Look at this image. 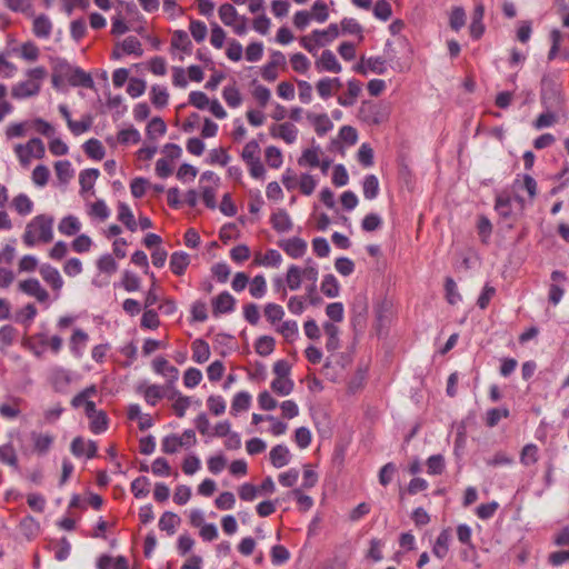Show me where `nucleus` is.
Returning <instances> with one entry per match:
<instances>
[{"label": "nucleus", "instance_id": "nucleus-34", "mask_svg": "<svg viewBox=\"0 0 569 569\" xmlns=\"http://www.w3.org/2000/svg\"><path fill=\"white\" fill-rule=\"evenodd\" d=\"M118 219L131 231L137 229V222L128 204L120 202L118 206Z\"/></svg>", "mask_w": 569, "mask_h": 569}, {"label": "nucleus", "instance_id": "nucleus-40", "mask_svg": "<svg viewBox=\"0 0 569 569\" xmlns=\"http://www.w3.org/2000/svg\"><path fill=\"white\" fill-rule=\"evenodd\" d=\"M80 227L81 224L76 217L68 216L60 221L58 229L62 234L73 236L80 230Z\"/></svg>", "mask_w": 569, "mask_h": 569}, {"label": "nucleus", "instance_id": "nucleus-24", "mask_svg": "<svg viewBox=\"0 0 569 569\" xmlns=\"http://www.w3.org/2000/svg\"><path fill=\"white\" fill-rule=\"evenodd\" d=\"M190 263L189 254L182 251H177L171 254L170 258V269L177 274L181 276L186 271L187 267Z\"/></svg>", "mask_w": 569, "mask_h": 569}, {"label": "nucleus", "instance_id": "nucleus-14", "mask_svg": "<svg viewBox=\"0 0 569 569\" xmlns=\"http://www.w3.org/2000/svg\"><path fill=\"white\" fill-rule=\"evenodd\" d=\"M52 22L46 14H39L33 19L32 32L37 38L48 39L52 32Z\"/></svg>", "mask_w": 569, "mask_h": 569}, {"label": "nucleus", "instance_id": "nucleus-12", "mask_svg": "<svg viewBox=\"0 0 569 569\" xmlns=\"http://www.w3.org/2000/svg\"><path fill=\"white\" fill-rule=\"evenodd\" d=\"M282 262V256L279 251L274 249H268L266 253L256 252L253 257V264L267 267V268H278Z\"/></svg>", "mask_w": 569, "mask_h": 569}, {"label": "nucleus", "instance_id": "nucleus-45", "mask_svg": "<svg viewBox=\"0 0 569 569\" xmlns=\"http://www.w3.org/2000/svg\"><path fill=\"white\" fill-rule=\"evenodd\" d=\"M83 148L84 152L94 160H101L104 157V148L97 139L88 140Z\"/></svg>", "mask_w": 569, "mask_h": 569}, {"label": "nucleus", "instance_id": "nucleus-20", "mask_svg": "<svg viewBox=\"0 0 569 569\" xmlns=\"http://www.w3.org/2000/svg\"><path fill=\"white\" fill-rule=\"evenodd\" d=\"M361 92V83L358 80L348 81V90L346 94L338 97V103L342 107H351L355 104L357 97Z\"/></svg>", "mask_w": 569, "mask_h": 569}, {"label": "nucleus", "instance_id": "nucleus-11", "mask_svg": "<svg viewBox=\"0 0 569 569\" xmlns=\"http://www.w3.org/2000/svg\"><path fill=\"white\" fill-rule=\"evenodd\" d=\"M39 272L42 279L54 290L59 292L63 287V279L57 268L44 263L40 267Z\"/></svg>", "mask_w": 569, "mask_h": 569}, {"label": "nucleus", "instance_id": "nucleus-16", "mask_svg": "<svg viewBox=\"0 0 569 569\" xmlns=\"http://www.w3.org/2000/svg\"><path fill=\"white\" fill-rule=\"evenodd\" d=\"M271 134L274 138H281L287 143H293L298 136V129L290 122H284L279 126H274L271 129Z\"/></svg>", "mask_w": 569, "mask_h": 569}, {"label": "nucleus", "instance_id": "nucleus-9", "mask_svg": "<svg viewBox=\"0 0 569 569\" xmlns=\"http://www.w3.org/2000/svg\"><path fill=\"white\" fill-rule=\"evenodd\" d=\"M212 313L219 317L222 313L232 312L236 305V299L228 292L223 291L212 299Z\"/></svg>", "mask_w": 569, "mask_h": 569}, {"label": "nucleus", "instance_id": "nucleus-4", "mask_svg": "<svg viewBox=\"0 0 569 569\" xmlns=\"http://www.w3.org/2000/svg\"><path fill=\"white\" fill-rule=\"evenodd\" d=\"M219 18L224 26L231 27L233 32L238 36L247 33V21L248 19L243 16H239L236 8L230 3H223L219 8Z\"/></svg>", "mask_w": 569, "mask_h": 569}, {"label": "nucleus", "instance_id": "nucleus-1", "mask_svg": "<svg viewBox=\"0 0 569 569\" xmlns=\"http://www.w3.org/2000/svg\"><path fill=\"white\" fill-rule=\"evenodd\" d=\"M53 239V218L39 214L31 219L22 236L23 243L31 248L39 242L48 243Z\"/></svg>", "mask_w": 569, "mask_h": 569}, {"label": "nucleus", "instance_id": "nucleus-23", "mask_svg": "<svg viewBox=\"0 0 569 569\" xmlns=\"http://www.w3.org/2000/svg\"><path fill=\"white\" fill-rule=\"evenodd\" d=\"M139 390L143 393L144 400L151 406H156L158 401L166 396V389L163 386L149 385L147 387H140Z\"/></svg>", "mask_w": 569, "mask_h": 569}, {"label": "nucleus", "instance_id": "nucleus-29", "mask_svg": "<svg viewBox=\"0 0 569 569\" xmlns=\"http://www.w3.org/2000/svg\"><path fill=\"white\" fill-rule=\"evenodd\" d=\"M210 357L209 345L202 340L197 339L192 342V359L198 363L206 362Z\"/></svg>", "mask_w": 569, "mask_h": 569}, {"label": "nucleus", "instance_id": "nucleus-63", "mask_svg": "<svg viewBox=\"0 0 569 569\" xmlns=\"http://www.w3.org/2000/svg\"><path fill=\"white\" fill-rule=\"evenodd\" d=\"M466 23V13L461 7H455L450 14V27L459 31Z\"/></svg>", "mask_w": 569, "mask_h": 569}, {"label": "nucleus", "instance_id": "nucleus-46", "mask_svg": "<svg viewBox=\"0 0 569 569\" xmlns=\"http://www.w3.org/2000/svg\"><path fill=\"white\" fill-rule=\"evenodd\" d=\"M54 170L58 179L63 183H67L73 177V169L68 160L57 161Z\"/></svg>", "mask_w": 569, "mask_h": 569}, {"label": "nucleus", "instance_id": "nucleus-58", "mask_svg": "<svg viewBox=\"0 0 569 569\" xmlns=\"http://www.w3.org/2000/svg\"><path fill=\"white\" fill-rule=\"evenodd\" d=\"M300 272L302 279L309 281L310 284H317L319 271L317 264L311 259H307L306 267L303 269L300 268Z\"/></svg>", "mask_w": 569, "mask_h": 569}, {"label": "nucleus", "instance_id": "nucleus-49", "mask_svg": "<svg viewBox=\"0 0 569 569\" xmlns=\"http://www.w3.org/2000/svg\"><path fill=\"white\" fill-rule=\"evenodd\" d=\"M150 96H151V102L157 108H163L164 106H167L168 99H169V94H168V91H167V89L164 87L153 86L151 88Z\"/></svg>", "mask_w": 569, "mask_h": 569}, {"label": "nucleus", "instance_id": "nucleus-50", "mask_svg": "<svg viewBox=\"0 0 569 569\" xmlns=\"http://www.w3.org/2000/svg\"><path fill=\"white\" fill-rule=\"evenodd\" d=\"M150 482L147 477H138L131 482V491L136 498L147 497L149 493Z\"/></svg>", "mask_w": 569, "mask_h": 569}, {"label": "nucleus", "instance_id": "nucleus-52", "mask_svg": "<svg viewBox=\"0 0 569 569\" xmlns=\"http://www.w3.org/2000/svg\"><path fill=\"white\" fill-rule=\"evenodd\" d=\"M446 463L442 455L430 456L427 460V471L429 475H441L445 470Z\"/></svg>", "mask_w": 569, "mask_h": 569}, {"label": "nucleus", "instance_id": "nucleus-10", "mask_svg": "<svg viewBox=\"0 0 569 569\" xmlns=\"http://www.w3.org/2000/svg\"><path fill=\"white\" fill-rule=\"evenodd\" d=\"M70 450L76 457L86 455L87 458L91 459L96 457L98 447L97 443L92 440L86 441L81 437H76L71 442Z\"/></svg>", "mask_w": 569, "mask_h": 569}, {"label": "nucleus", "instance_id": "nucleus-3", "mask_svg": "<svg viewBox=\"0 0 569 569\" xmlns=\"http://www.w3.org/2000/svg\"><path fill=\"white\" fill-rule=\"evenodd\" d=\"M27 80L16 83L11 88V96L14 99H27L40 92L42 81L47 77L44 67H36L27 71Z\"/></svg>", "mask_w": 569, "mask_h": 569}, {"label": "nucleus", "instance_id": "nucleus-31", "mask_svg": "<svg viewBox=\"0 0 569 569\" xmlns=\"http://www.w3.org/2000/svg\"><path fill=\"white\" fill-rule=\"evenodd\" d=\"M320 288L322 293L328 298H336L340 292V284L333 274H326Z\"/></svg>", "mask_w": 569, "mask_h": 569}, {"label": "nucleus", "instance_id": "nucleus-61", "mask_svg": "<svg viewBox=\"0 0 569 569\" xmlns=\"http://www.w3.org/2000/svg\"><path fill=\"white\" fill-rule=\"evenodd\" d=\"M108 428V418L103 411H99L98 415L90 418V430L93 433H101Z\"/></svg>", "mask_w": 569, "mask_h": 569}, {"label": "nucleus", "instance_id": "nucleus-56", "mask_svg": "<svg viewBox=\"0 0 569 569\" xmlns=\"http://www.w3.org/2000/svg\"><path fill=\"white\" fill-rule=\"evenodd\" d=\"M123 52L128 54L142 56L141 43L137 37H127L121 43Z\"/></svg>", "mask_w": 569, "mask_h": 569}, {"label": "nucleus", "instance_id": "nucleus-7", "mask_svg": "<svg viewBox=\"0 0 569 569\" xmlns=\"http://www.w3.org/2000/svg\"><path fill=\"white\" fill-rule=\"evenodd\" d=\"M279 247L291 258H301L307 251V242L298 237L279 241Z\"/></svg>", "mask_w": 569, "mask_h": 569}, {"label": "nucleus", "instance_id": "nucleus-32", "mask_svg": "<svg viewBox=\"0 0 569 569\" xmlns=\"http://www.w3.org/2000/svg\"><path fill=\"white\" fill-rule=\"evenodd\" d=\"M22 400L20 398H12L11 402H4L0 405V416L2 418L12 420L19 417L20 409L19 405Z\"/></svg>", "mask_w": 569, "mask_h": 569}, {"label": "nucleus", "instance_id": "nucleus-38", "mask_svg": "<svg viewBox=\"0 0 569 569\" xmlns=\"http://www.w3.org/2000/svg\"><path fill=\"white\" fill-rule=\"evenodd\" d=\"M295 387L293 381L290 378H274L271 381V389L279 396H288L292 392Z\"/></svg>", "mask_w": 569, "mask_h": 569}, {"label": "nucleus", "instance_id": "nucleus-25", "mask_svg": "<svg viewBox=\"0 0 569 569\" xmlns=\"http://www.w3.org/2000/svg\"><path fill=\"white\" fill-rule=\"evenodd\" d=\"M483 14L485 8L481 3H478L475 8L472 22L470 24V34L475 39L480 38L485 31V27L482 24Z\"/></svg>", "mask_w": 569, "mask_h": 569}, {"label": "nucleus", "instance_id": "nucleus-62", "mask_svg": "<svg viewBox=\"0 0 569 569\" xmlns=\"http://www.w3.org/2000/svg\"><path fill=\"white\" fill-rule=\"evenodd\" d=\"M290 558L288 549L281 545H276L271 548V561L273 565L279 566L287 562Z\"/></svg>", "mask_w": 569, "mask_h": 569}, {"label": "nucleus", "instance_id": "nucleus-22", "mask_svg": "<svg viewBox=\"0 0 569 569\" xmlns=\"http://www.w3.org/2000/svg\"><path fill=\"white\" fill-rule=\"evenodd\" d=\"M290 451L286 446L277 445L270 451V461L273 467L282 468L289 463Z\"/></svg>", "mask_w": 569, "mask_h": 569}, {"label": "nucleus", "instance_id": "nucleus-17", "mask_svg": "<svg viewBox=\"0 0 569 569\" xmlns=\"http://www.w3.org/2000/svg\"><path fill=\"white\" fill-rule=\"evenodd\" d=\"M339 33L338 24L331 23L326 30L312 31V37L315 38L317 46H326L338 38Z\"/></svg>", "mask_w": 569, "mask_h": 569}, {"label": "nucleus", "instance_id": "nucleus-36", "mask_svg": "<svg viewBox=\"0 0 569 569\" xmlns=\"http://www.w3.org/2000/svg\"><path fill=\"white\" fill-rule=\"evenodd\" d=\"M249 292L256 299H260L266 295L267 282L262 274H257L251 279L249 282Z\"/></svg>", "mask_w": 569, "mask_h": 569}, {"label": "nucleus", "instance_id": "nucleus-33", "mask_svg": "<svg viewBox=\"0 0 569 569\" xmlns=\"http://www.w3.org/2000/svg\"><path fill=\"white\" fill-rule=\"evenodd\" d=\"M539 459V449L535 443L526 445L520 452V462L529 467L535 465Z\"/></svg>", "mask_w": 569, "mask_h": 569}, {"label": "nucleus", "instance_id": "nucleus-51", "mask_svg": "<svg viewBox=\"0 0 569 569\" xmlns=\"http://www.w3.org/2000/svg\"><path fill=\"white\" fill-rule=\"evenodd\" d=\"M299 166H310L318 167L320 164L319 160V148H310L306 149L301 157L298 159Z\"/></svg>", "mask_w": 569, "mask_h": 569}, {"label": "nucleus", "instance_id": "nucleus-35", "mask_svg": "<svg viewBox=\"0 0 569 569\" xmlns=\"http://www.w3.org/2000/svg\"><path fill=\"white\" fill-rule=\"evenodd\" d=\"M277 330L288 342H293L299 335L298 323L295 320L282 322Z\"/></svg>", "mask_w": 569, "mask_h": 569}, {"label": "nucleus", "instance_id": "nucleus-53", "mask_svg": "<svg viewBox=\"0 0 569 569\" xmlns=\"http://www.w3.org/2000/svg\"><path fill=\"white\" fill-rule=\"evenodd\" d=\"M99 177L98 169H86L80 172L79 182L83 191L90 190L97 178Z\"/></svg>", "mask_w": 569, "mask_h": 569}, {"label": "nucleus", "instance_id": "nucleus-5", "mask_svg": "<svg viewBox=\"0 0 569 569\" xmlns=\"http://www.w3.org/2000/svg\"><path fill=\"white\" fill-rule=\"evenodd\" d=\"M359 117L366 123L377 126L387 119V110L382 106L365 101L359 109Z\"/></svg>", "mask_w": 569, "mask_h": 569}, {"label": "nucleus", "instance_id": "nucleus-48", "mask_svg": "<svg viewBox=\"0 0 569 569\" xmlns=\"http://www.w3.org/2000/svg\"><path fill=\"white\" fill-rule=\"evenodd\" d=\"M276 341L270 336H262L256 341L254 348L258 355L269 356L274 349Z\"/></svg>", "mask_w": 569, "mask_h": 569}, {"label": "nucleus", "instance_id": "nucleus-13", "mask_svg": "<svg viewBox=\"0 0 569 569\" xmlns=\"http://www.w3.org/2000/svg\"><path fill=\"white\" fill-rule=\"evenodd\" d=\"M66 80L72 87H83L88 89H92L94 87L92 77L78 67H74L70 73H67Z\"/></svg>", "mask_w": 569, "mask_h": 569}, {"label": "nucleus", "instance_id": "nucleus-42", "mask_svg": "<svg viewBox=\"0 0 569 569\" xmlns=\"http://www.w3.org/2000/svg\"><path fill=\"white\" fill-rule=\"evenodd\" d=\"M12 207L19 214L27 216L32 211L33 203L28 196L20 193L13 198Z\"/></svg>", "mask_w": 569, "mask_h": 569}, {"label": "nucleus", "instance_id": "nucleus-18", "mask_svg": "<svg viewBox=\"0 0 569 569\" xmlns=\"http://www.w3.org/2000/svg\"><path fill=\"white\" fill-rule=\"evenodd\" d=\"M272 228L277 232H288L292 229V221L286 210L279 209L271 216Z\"/></svg>", "mask_w": 569, "mask_h": 569}, {"label": "nucleus", "instance_id": "nucleus-28", "mask_svg": "<svg viewBox=\"0 0 569 569\" xmlns=\"http://www.w3.org/2000/svg\"><path fill=\"white\" fill-rule=\"evenodd\" d=\"M325 333L328 337L326 348L328 351H336L340 347L339 342V328L332 322L323 323Z\"/></svg>", "mask_w": 569, "mask_h": 569}, {"label": "nucleus", "instance_id": "nucleus-27", "mask_svg": "<svg viewBox=\"0 0 569 569\" xmlns=\"http://www.w3.org/2000/svg\"><path fill=\"white\" fill-rule=\"evenodd\" d=\"M450 538H451V535H450L449 529H443L437 537L432 552L439 559H443L447 556L448 550H449Z\"/></svg>", "mask_w": 569, "mask_h": 569}, {"label": "nucleus", "instance_id": "nucleus-57", "mask_svg": "<svg viewBox=\"0 0 569 569\" xmlns=\"http://www.w3.org/2000/svg\"><path fill=\"white\" fill-rule=\"evenodd\" d=\"M260 147L256 140L249 141L242 150V159L249 163L259 160Z\"/></svg>", "mask_w": 569, "mask_h": 569}, {"label": "nucleus", "instance_id": "nucleus-43", "mask_svg": "<svg viewBox=\"0 0 569 569\" xmlns=\"http://www.w3.org/2000/svg\"><path fill=\"white\" fill-rule=\"evenodd\" d=\"M171 46L181 51L188 52L191 49V41L188 33L183 30H177L172 34Z\"/></svg>", "mask_w": 569, "mask_h": 569}, {"label": "nucleus", "instance_id": "nucleus-19", "mask_svg": "<svg viewBox=\"0 0 569 569\" xmlns=\"http://www.w3.org/2000/svg\"><path fill=\"white\" fill-rule=\"evenodd\" d=\"M307 119L313 124L316 132L319 136L326 134L333 127L331 120L326 113H311L307 114Z\"/></svg>", "mask_w": 569, "mask_h": 569}, {"label": "nucleus", "instance_id": "nucleus-8", "mask_svg": "<svg viewBox=\"0 0 569 569\" xmlns=\"http://www.w3.org/2000/svg\"><path fill=\"white\" fill-rule=\"evenodd\" d=\"M316 69L319 72H333L339 73L342 70L341 64L339 63L337 57L331 50L322 51L319 59L315 62Z\"/></svg>", "mask_w": 569, "mask_h": 569}, {"label": "nucleus", "instance_id": "nucleus-30", "mask_svg": "<svg viewBox=\"0 0 569 569\" xmlns=\"http://www.w3.org/2000/svg\"><path fill=\"white\" fill-rule=\"evenodd\" d=\"M50 380L57 391H61L63 387L70 383V375L68 370L56 367L51 370Z\"/></svg>", "mask_w": 569, "mask_h": 569}, {"label": "nucleus", "instance_id": "nucleus-60", "mask_svg": "<svg viewBox=\"0 0 569 569\" xmlns=\"http://www.w3.org/2000/svg\"><path fill=\"white\" fill-rule=\"evenodd\" d=\"M250 401L251 396L248 392H238L232 400L231 409L236 412L244 411L249 408Z\"/></svg>", "mask_w": 569, "mask_h": 569}, {"label": "nucleus", "instance_id": "nucleus-55", "mask_svg": "<svg viewBox=\"0 0 569 569\" xmlns=\"http://www.w3.org/2000/svg\"><path fill=\"white\" fill-rule=\"evenodd\" d=\"M52 548L54 550V558L58 561H63L70 555L71 545L66 538H62L59 541L53 542Z\"/></svg>", "mask_w": 569, "mask_h": 569}, {"label": "nucleus", "instance_id": "nucleus-39", "mask_svg": "<svg viewBox=\"0 0 569 569\" xmlns=\"http://www.w3.org/2000/svg\"><path fill=\"white\" fill-rule=\"evenodd\" d=\"M302 276L300 272V267L296 264H291L286 274V283L288 288L292 291L298 290L301 287Z\"/></svg>", "mask_w": 569, "mask_h": 569}, {"label": "nucleus", "instance_id": "nucleus-21", "mask_svg": "<svg viewBox=\"0 0 569 569\" xmlns=\"http://www.w3.org/2000/svg\"><path fill=\"white\" fill-rule=\"evenodd\" d=\"M0 462L13 468L14 470L19 469L18 455L11 442L0 446Z\"/></svg>", "mask_w": 569, "mask_h": 569}, {"label": "nucleus", "instance_id": "nucleus-15", "mask_svg": "<svg viewBox=\"0 0 569 569\" xmlns=\"http://www.w3.org/2000/svg\"><path fill=\"white\" fill-rule=\"evenodd\" d=\"M89 336L82 329H76L70 338V350L72 355L80 359L83 356Z\"/></svg>", "mask_w": 569, "mask_h": 569}, {"label": "nucleus", "instance_id": "nucleus-41", "mask_svg": "<svg viewBox=\"0 0 569 569\" xmlns=\"http://www.w3.org/2000/svg\"><path fill=\"white\" fill-rule=\"evenodd\" d=\"M162 451L168 455H172L184 447L183 438H179L177 435H169L162 439Z\"/></svg>", "mask_w": 569, "mask_h": 569}, {"label": "nucleus", "instance_id": "nucleus-54", "mask_svg": "<svg viewBox=\"0 0 569 569\" xmlns=\"http://www.w3.org/2000/svg\"><path fill=\"white\" fill-rule=\"evenodd\" d=\"M222 96L227 104L231 108H237L241 104V94L234 86L224 87Z\"/></svg>", "mask_w": 569, "mask_h": 569}, {"label": "nucleus", "instance_id": "nucleus-6", "mask_svg": "<svg viewBox=\"0 0 569 569\" xmlns=\"http://www.w3.org/2000/svg\"><path fill=\"white\" fill-rule=\"evenodd\" d=\"M18 289L29 297H33L38 302L46 303L49 300V292L41 286L36 278L22 280L18 284Z\"/></svg>", "mask_w": 569, "mask_h": 569}, {"label": "nucleus", "instance_id": "nucleus-44", "mask_svg": "<svg viewBox=\"0 0 569 569\" xmlns=\"http://www.w3.org/2000/svg\"><path fill=\"white\" fill-rule=\"evenodd\" d=\"M363 196L368 200H372L378 196L379 181L375 174H369L363 180Z\"/></svg>", "mask_w": 569, "mask_h": 569}, {"label": "nucleus", "instance_id": "nucleus-64", "mask_svg": "<svg viewBox=\"0 0 569 569\" xmlns=\"http://www.w3.org/2000/svg\"><path fill=\"white\" fill-rule=\"evenodd\" d=\"M335 268L341 276L348 277L355 271V262L347 257H340L336 259Z\"/></svg>", "mask_w": 569, "mask_h": 569}, {"label": "nucleus", "instance_id": "nucleus-2", "mask_svg": "<svg viewBox=\"0 0 569 569\" xmlns=\"http://www.w3.org/2000/svg\"><path fill=\"white\" fill-rule=\"evenodd\" d=\"M541 103L546 110H562L565 97L562 87L557 73L545 74L540 88Z\"/></svg>", "mask_w": 569, "mask_h": 569}, {"label": "nucleus", "instance_id": "nucleus-37", "mask_svg": "<svg viewBox=\"0 0 569 569\" xmlns=\"http://www.w3.org/2000/svg\"><path fill=\"white\" fill-rule=\"evenodd\" d=\"M179 522L180 518L176 513L166 511L159 520V528L169 535H173Z\"/></svg>", "mask_w": 569, "mask_h": 569}, {"label": "nucleus", "instance_id": "nucleus-47", "mask_svg": "<svg viewBox=\"0 0 569 569\" xmlns=\"http://www.w3.org/2000/svg\"><path fill=\"white\" fill-rule=\"evenodd\" d=\"M263 313L267 320L274 325L283 318L284 310L280 305L270 302L264 306Z\"/></svg>", "mask_w": 569, "mask_h": 569}, {"label": "nucleus", "instance_id": "nucleus-59", "mask_svg": "<svg viewBox=\"0 0 569 569\" xmlns=\"http://www.w3.org/2000/svg\"><path fill=\"white\" fill-rule=\"evenodd\" d=\"M166 131L167 126L164 121L159 117L153 118L147 127L148 136L151 139H154L157 136H163Z\"/></svg>", "mask_w": 569, "mask_h": 569}, {"label": "nucleus", "instance_id": "nucleus-26", "mask_svg": "<svg viewBox=\"0 0 569 569\" xmlns=\"http://www.w3.org/2000/svg\"><path fill=\"white\" fill-rule=\"evenodd\" d=\"M31 439L39 455L47 453L53 443V437L49 433L31 432Z\"/></svg>", "mask_w": 569, "mask_h": 569}]
</instances>
